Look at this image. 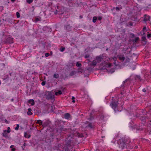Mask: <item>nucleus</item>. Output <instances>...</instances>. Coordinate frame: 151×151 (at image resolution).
I'll use <instances>...</instances> for the list:
<instances>
[{"label": "nucleus", "instance_id": "obj_48", "mask_svg": "<svg viewBox=\"0 0 151 151\" xmlns=\"http://www.w3.org/2000/svg\"><path fill=\"white\" fill-rule=\"evenodd\" d=\"M126 81V80L125 81H123L124 83H125Z\"/></svg>", "mask_w": 151, "mask_h": 151}, {"label": "nucleus", "instance_id": "obj_16", "mask_svg": "<svg viewBox=\"0 0 151 151\" xmlns=\"http://www.w3.org/2000/svg\"><path fill=\"white\" fill-rule=\"evenodd\" d=\"M82 65L81 63L79 62H77L76 63V66L80 68L82 66Z\"/></svg>", "mask_w": 151, "mask_h": 151}, {"label": "nucleus", "instance_id": "obj_45", "mask_svg": "<svg viewBox=\"0 0 151 151\" xmlns=\"http://www.w3.org/2000/svg\"><path fill=\"white\" fill-rule=\"evenodd\" d=\"M80 18H81H81H82L83 17H82V15H80Z\"/></svg>", "mask_w": 151, "mask_h": 151}, {"label": "nucleus", "instance_id": "obj_8", "mask_svg": "<svg viewBox=\"0 0 151 151\" xmlns=\"http://www.w3.org/2000/svg\"><path fill=\"white\" fill-rule=\"evenodd\" d=\"M76 137H77L78 138H81L83 137V136L82 133L76 132Z\"/></svg>", "mask_w": 151, "mask_h": 151}, {"label": "nucleus", "instance_id": "obj_39", "mask_svg": "<svg viewBox=\"0 0 151 151\" xmlns=\"http://www.w3.org/2000/svg\"><path fill=\"white\" fill-rule=\"evenodd\" d=\"M41 84L42 86H44L45 84V82L43 81L42 82Z\"/></svg>", "mask_w": 151, "mask_h": 151}, {"label": "nucleus", "instance_id": "obj_36", "mask_svg": "<svg viewBox=\"0 0 151 151\" xmlns=\"http://www.w3.org/2000/svg\"><path fill=\"white\" fill-rule=\"evenodd\" d=\"M115 71L114 69H111L110 70L111 72L112 73L114 72Z\"/></svg>", "mask_w": 151, "mask_h": 151}, {"label": "nucleus", "instance_id": "obj_53", "mask_svg": "<svg viewBox=\"0 0 151 151\" xmlns=\"http://www.w3.org/2000/svg\"><path fill=\"white\" fill-rule=\"evenodd\" d=\"M39 19H38L37 20V21H39Z\"/></svg>", "mask_w": 151, "mask_h": 151}, {"label": "nucleus", "instance_id": "obj_29", "mask_svg": "<svg viewBox=\"0 0 151 151\" xmlns=\"http://www.w3.org/2000/svg\"><path fill=\"white\" fill-rule=\"evenodd\" d=\"M16 15L17 18H19L20 17V14L18 12H17L16 13Z\"/></svg>", "mask_w": 151, "mask_h": 151}, {"label": "nucleus", "instance_id": "obj_40", "mask_svg": "<svg viewBox=\"0 0 151 151\" xmlns=\"http://www.w3.org/2000/svg\"><path fill=\"white\" fill-rule=\"evenodd\" d=\"M74 99L75 97L73 96L72 98V99H73L72 102L73 103H74L75 102V101L74 100Z\"/></svg>", "mask_w": 151, "mask_h": 151}, {"label": "nucleus", "instance_id": "obj_44", "mask_svg": "<svg viewBox=\"0 0 151 151\" xmlns=\"http://www.w3.org/2000/svg\"><path fill=\"white\" fill-rule=\"evenodd\" d=\"M146 29V27H144L143 28V31H144V30H145V29Z\"/></svg>", "mask_w": 151, "mask_h": 151}, {"label": "nucleus", "instance_id": "obj_1", "mask_svg": "<svg viewBox=\"0 0 151 151\" xmlns=\"http://www.w3.org/2000/svg\"><path fill=\"white\" fill-rule=\"evenodd\" d=\"M127 140L123 138H122L120 139L117 140V142L118 146L117 148L122 150L126 146V144L127 143Z\"/></svg>", "mask_w": 151, "mask_h": 151}, {"label": "nucleus", "instance_id": "obj_6", "mask_svg": "<svg viewBox=\"0 0 151 151\" xmlns=\"http://www.w3.org/2000/svg\"><path fill=\"white\" fill-rule=\"evenodd\" d=\"M144 18L143 19V21L145 22H147L148 21H150V17L147 15V14H145L144 15Z\"/></svg>", "mask_w": 151, "mask_h": 151}, {"label": "nucleus", "instance_id": "obj_37", "mask_svg": "<svg viewBox=\"0 0 151 151\" xmlns=\"http://www.w3.org/2000/svg\"><path fill=\"white\" fill-rule=\"evenodd\" d=\"M130 59L129 58H127L126 60V63L128 62L129 61Z\"/></svg>", "mask_w": 151, "mask_h": 151}, {"label": "nucleus", "instance_id": "obj_12", "mask_svg": "<svg viewBox=\"0 0 151 151\" xmlns=\"http://www.w3.org/2000/svg\"><path fill=\"white\" fill-rule=\"evenodd\" d=\"M146 117L145 116H142L140 117V119L142 121H144L146 120Z\"/></svg>", "mask_w": 151, "mask_h": 151}, {"label": "nucleus", "instance_id": "obj_43", "mask_svg": "<svg viewBox=\"0 0 151 151\" xmlns=\"http://www.w3.org/2000/svg\"><path fill=\"white\" fill-rule=\"evenodd\" d=\"M77 139L76 138V140H77ZM80 142H78V140H76V144L77 143L78 144H79L80 143Z\"/></svg>", "mask_w": 151, "mask_h": 151}, {"label": "nucleus", "instance_id": "obj_52", "mask_svg": "<svg viewBox=\"0 0 151 151\" xmlns=\"http://www.w3.org/2000/svg\"><path fill=\"white\" fill-rule=\"evenodd\" d=\"M145 33H143V35H145Z\"/></svg>", "mask_w": 151, "mask_h": 151}, {"label": "nucleus", "instance_id": "obj_26", "mask_svg": "<svg viewBox=\"0 0 151 151\" xmlns=\"http://www.w3.org/2000/svg\"><path fill=\"white\" fill-rule=\"evenodd\" d=\"M59 76L58 74H55L54 75V77L55 78H57L59 77Z\"/></svg>", "mask_w": 151, "mask_h": 151}, {"label": "nucleus", "instance_id": "obj_35", "mask_svg": "<svg viewBox=\"0 0 151 151\" xmlns=\"http://www.w3.org/2000/svg\"><path fill=\"white\" fill-rule=\"evenodd\" d=\"M65 50L64 47H62L60 49V50L61 52H63Z\"/></svg>", "mask_w": 151, "mask_h": 151}, {"label": "nucleus", "instance_id": "obj_19", "mask_svg": "<svg viewBox=\"0 0 151 151\" xmlns=\"http://www.w3.org/2000/svg\"><path fill=\"white\" fill-rule=\"evenodd\" d=\"M87 127H88L91 129L93 128V126L92 125V123H89L88 124L87 126Z\"/></svg>", "mask_w": 151, "mask_h": 151}, {"label": "nucleus", "instance_id": "obj_15", "mask_svg": "<svg viewBox=\"0 0 151 151\" xmlns=\"http://www.w3.org/2000/svg\"><path fill=\"white\" fill-rule=\"evenodd\" d=\"M29 103L31 105H33L34 104V101L33 99H30L29 101Z\"/></svg>", "mask_w": 151, "mask_h": 151}, {"label": "nucleus", "instance_id": "obj_25", "mask_svg": "<svg viewBox=\"0 0 151 151\" xmlns=\"http://www.w3.org/2000/svg\"><path fill=\"white\" fill-rule=\"evenodd\" d=\"M139 38L138 37H136L134 40H133V41H134L135 42H137L139 40Z\"/></svg>", "mask_w": 151, "mask_h": 151}, {"label": "nucleus", "instance_id": "obj_5", "mask_svg": "<svg viewBox=\"0 0 151 151\" xmlns=\"http://www.w3.org/2000/svg\"><path fill=\"white\" fill-rule=\"evenodd\" d=\"M103 56L102 55H100L96 57L95 60L98 63H100L101 61L103 59Z\"/></svg>", "mask_w": 151, "mask_h": 151}, {"label": "nucleus", "instance_id": "obj_41", "mask_svg": "<svg viewBox=\"0 0 151 151\" xmlns=\"http://www.w3.org/2000/svg\"><path fill=\"white\" fill-rule=\"evenodd\" d=\"M116 10H120V8L118 7H116Z\"/></svg>", "mask_w": 151, "mask_h": 151}, {"label": "nucleus", "instance_id": "obj_20", "mask_svg": "<svg viewBox=\"0 0 151 151\" xmlns=\"http://www.w3.org/2000/svg\"><path fill=\"white\" fill-rule=\"evenodd\" d=\"M97 19V17H96L95 16L93 17L92 21L93 23L96 22Z\"/></svg>", "mask_w": 151, "mask_h": 151}, {"label": "nucleus", "instance_id": "obj_31", "mask_svg": "<svg viewBox=\"0 0 151 151\" xmlns=\"http://www.w3.org/2000/svg\"><path fill=\"white\" fill-rule=\"evenodd\" d=\"M136 78L139 79L140 81H141V77L137 75L136 76Z\"/></svg>", "mask_w": 151, "mask_h": 151}, {"label": "nucleus", "instance_id": "obj_32", "mask_svg": "<svg viewBox=\"0 0 151 151\" xmlns=\"http://www.w3.org/2000/svg\"><path fill=\"white\" fill-rule=\"evenodd\" d=\"M147 109V108H146V109H145V111H146V112H144V110H143V111L142 112V113H143L144 114H146L145 113H147V111L146 110Z\"/></svg>", "mask_w": 151, "mask_h": 151}, {"label": "nucleus", "instance_id": "obj_9", "mask_svg": "<svg viewBox=\"0 0 151 151\" xmlns=\"http://www.w3.org/2000/svg\"><path fill=\"white\" fill-rule=\"evenodd\" d=\"M147 39L145 36H143L142 37V41L144 42V45H145L147 43Z\"/></svg>", "mask_w": 151, "mask_h": 151}, {"label": "nucleus", "instance_id": "obj_27", "mask_svg": "<svg viewBox=\"0 0 151 151\" xmlns=\"http://www.w3.org/2000/svg\"><path fill=\"white\" fill-rule=\"evenodd\" d=\"M91 114H90V118H89L88 119L89 120H91L92 119H94V118L93 116H91Z\"/></svg>", "mask_w": 151, "mask_h": 151}, {"label": "nucleus", "instance_id": "obj_23", "mask_svg": "<svg viewBox=\"0 0 151 151\" xmlns=\"http://www.w3.org/2000/svg\"><path fill=\"white\" fill-rule=\"evenodd\" d=\"M135 36V35L134 34L131 33L130 34L129 37L132 38H133Z\"/></svg>", "mask_w": 151, "mask_h": 151}, {"label": "nucleus", "instance_id": "obj_3", "mask_svg": "<svg viewBox=\"0 0 151 151\" xmlns=\"http://www.w3.org/2000/svg\"><path fill=\"white\" fill-rule=\"evenodd\" d=\"M11 131L10 128L9 127H7V130H4V131L3 133V135L4 137H6L8 136V133H9Z\"/></svg>", "mask_w": 151, "mask_h": 151}, {"label": "nucleus", "instance_id": "obj_13", "mask_svg": "<svg viewBox=\"0 0 151 151\" xmlns=\"http://www.w3.org/2000/svg\"><path fill=\"white\" fill-rule=\"evenodd\" d=\"M65 118L66 119H69L70 118V114L68 113L64 115Z\"/></svg>", "mask_w": 151, "mask_h": 151}, {"label": "nucleus", "instance_id": "obj_10", "mask_svg": "<svg viewBox=\"0 0 151 151\" xmlns=\"http://www.w3.org/2000/svg\"><path fill=\"white\" fill-rule=\"evenodd\" d=\"M80 69H81V68H78V69H77V73H83L84 74V75L85 76H86L87 75L86 74V72H85V73H84L83 72H80L79 71H81Z\"/></svg>", "mask_w": 151, "mask_h": 151}, {"label": "nucleus", "instance_id": "obj_24", "mask_svg": "<svg viewBox=\"0 0 151 151\" xmlns=\"http://www.w3.org/2000/svg\"><path fill=\"white\" fill-rule=\"evenodd\" d=\"M28 4H31L33 0H26Z\"/></svg>", "mask_w": 151, "mask_h": 151}, {"label": "nucleus", "instance_id": "obj_22", "mask_svg": "<svg viewBox=\"0 0 151 151\" xmlns=\"http://www.w3.org/2000/svg\"><path fill=\"white\" fill-rule=\"evenodd\" d=\"M37 123L38 124H42V122L41 120H37Z\"/></svg>", "mask_w": 151, "mask_h": 151}, {"label": "nucleus", "instance_id": "obj_7", "mask_svg": "<svg viewBox=\"0 0 151 151\" xmlns=\"http://www.w3.org/2000/svg\"><path fill=\"white\" fill-rule=\"evenodd\" d=\"M118 58L120 60H121V61H124L125 59V58L124 56V55H118Z\"/></svg>", "mask_w": 151, "mask_h": 151}, {"label": "nucleus", "instance_id": "obj_38", "mask_svg": "<svg viewBox=\"0 0 151 151\" xmlns=\"http://www.w3.org/2000/svg\"><path fill=\"white\" fill-rule=\"evenodd\" d=\"M49 53H46L45 54V56L46 57H48L49 56Z\"/></svg>", "mask_w": 151, "mask_h": 151}, {"label": "nucleus", "instance_id": "obj_34", "mask_svg": "<svg viewBox=\"0 0 151 151\" xmlns=\"http://www.w3.org/2000/svg\"><path fill=\"white\" fill-rule=\"evenodd\" d=\"M98 20H101L102 19V17L101 16H99L98 18Z\"/></svg>", "mask_w": 151, "mask_h": 151}, {"label": "nucleus", "instance_id": "obj_4", "mask_svg": "<svg viewBox=\"0 0 151 151\" xmlns=\"http://www.w3.org/2000/svg\"><path fill=\"white\" fill-rule=\"evenodd\" d=\"M118 101L116 102L115 101H113L111 104L112 108L115 109L118 106Z\"/></svg>", "mask_w": 151, "mask_h": 151}, {"label": "nucleus", "instance_id": "obj_47", "mask_svg": "<svg viewBox=\"0 0 151 151\" xmlns=\"http://www.w3.org/2000/svg\"><path fill=\"white\" fill-rule=\"evenodd\" d=\"M5 122H6V123H8V122H7V120H5Z\"/></svg>", "mask_w": 151, "mask_h": 151}, {"label": "nucleus", "instance_id": "obj_11", "mask_svg": "<svg viewBox=\"0 0 151 151\" xmlns=\"http://www.w3.org/2000/svg\"><path fill=\"white\" fill-rule=\"evenodd\" d=\"M97 63H98L96 62V60H94L92 61L91 64V65L94 66L96 65Z\"/></svg>", "mask_w": 151, "mask_h": 151}, {"label": "nucleus", "instance_id": "obj_17", "mask_svg": "<svg viewBox=\"0 0 151 151\" xmlns=\"http://www.w3.org/2000/svg\"><path fill=\"white\" fill-rule=\"evenodd\" d=\"M24 136L25 138H29L30 137V135L28 134L26 132H24Z\"/></svg>", "mask_w": 151, "mask_h": 151}, {"label": "nucleus", "instance_id": "obj_51", "mask_svg": "<svg viewBox=\"0 0 151 151\" xmlns=\"http://www.w3.org/2000/svg\"><path fill=\"white\" fill-rule=\"evenodd\" d=\"M150 106L151 107V105Z\"/></svg>", "mask_w": 151, "mask_h": 151}, {"label": "nucleus", "instance_id": "obj_49", "mask_svg": "<svg viewBox=\"0 0 151 151\" xmlns=\"http://www.w3.org/2000/svg\"><path fill=\"white\" fill-rule=\"evenodd\" d=\"M12 1H15V0H11Z\"/></svg>", "mask_w": 151, "mask_h": 151}, {"label": "nucleus", "instance_id": "obj_46", "mask_svg": "<svg viewBox=\"0 0 151 151\" xmlns=\"http://www.w3.org/2000/svg\"><path fill=\"white\" fill-rule=\"evenodd\" d=\"M52 98V96H51V97H49H49H48V98H48V99H51V98Z\"/></svg>", "mask_w": 151, "mask_h": 151}, {"label": "nucleus", "instance_id": "obj_18", "mask_svg": "<svg viewBox=\"0 0 151 151\" xmlns=\"http://www.w3.org/2000/svg\"><path fill=\"white\" fill-rule=\"evenodd\" d=\"M62 93L61 91L60 90H59L58 92H56L55 94L56 96L60 95Z\"/></svg>", "mask_w": 151, "mask_h": 151}, {"label": "nucleus", "instance_id": "obj_14", "mask_svg": "<svg viewBox=\"0 0 151 151\" xmlns=\"http://www.w3.org/2000/svg\"><path fill=\"white\" fill-rule=\"evenodd\" d=\"M32 110L31 109L29 108L28 109V111L27 112V114L29 115H31L32 114V113L31 112Z\"/></svg>", "mask_w": 151, "mask_h": 151}, {"label": "nucleus", "instance_id": "obj_50", "mask_svg": "<svg viewBox=\"0 0 151 151\" xmlns=\"http://www.w3.org/2000/svg\"><path fill=\"white\" fill-rule=\"evenodd\" d=\"M150 122H151V120H150Z\"/></svg>", "mask_w": 151, "mask_h": 151}, {"label": "nucleus", "instance_id": "obj_30", "mask_svg": "<svg viewBox=\"0 0 151 151\" xmlns=\"http://www.w3.org/2000/svg\"><path fill=\"white\" fill-rule=\"evenodd\" d=\"M90 55L89 54H87L84 56V58H87L89 57Z\"/></svg>", "mask_w": 151, "mask_h": 151}, {"label": "nucleus", "instance_id": "obj_2", "mask_svg": "<svg viewBox=\"0 0 151 151\" xmlns=\"http://www.w3.org/2000/svg\"><path fill=\"white\" fill-rule=\"evenodd\" d=\"M81 71H79L80 72H83L85 73V72H86V73L87 75H89V73L90 72H91L93 70V68L91 67L88 68H85L83 69H80Z\"/></svg>", "mask_w": 151, "mask_h": 151}, {"label": "nucleus", "instance_id": "obj_33", "mask_svg": "<svg viewBox=\"0 0 151 151\" xmlns=\"http://www.w3.org/2000/svg\"><path fill=\"white\" fill-rule=\"evenodd\" d=\"M147 37L148 38H149L151 37V33L148 34L147 35Z\"/></svg>", "mask_w": 151, "mask_h": 151}, {"label": "nucleus", "instance_id": "obj_28", "mask_svg": "<svg viewBox=\"0 0 151 151\" xmlns=\"http://www.w3.org/2000/svg\"><path fill=\"white\" fill-rule=\"evenodd\" d=\"M19 125L18 124H17V127H15V130H17L19 129Z\"/></svg>", "mask_w": 151, "mask_h": 151}, {"label": "nucleus", "instance_id": "obj_21", "mask_svg": "<svg viewBox=\"0 0 151 151\" xmlns=\"http://www.w3.org/2000/svg\"><path fill=\"white\" fill-rule=\"evenodd\" d=\"M14 146L13 145H12L10 146V148H12V150L11 151H14L16 150L15 148H13Z\"/></svg>", "mask_w": 151, "mask_h": 151}, {"label": "nucleus", "instance_id": "obj_42", "mask_svg": "<svg viewBox=\"0 0 151 151\" xmlns=\"http://www.w3.org/2000/svg\"><path fill=\"white\" fill-rule=\"evenodd\" d=\"M142 91L143 92H146V90L145 89V88H144L142 90Z\"/></svg>", "mask_w": 151, "mask_h": 151}]
</instances>
